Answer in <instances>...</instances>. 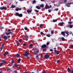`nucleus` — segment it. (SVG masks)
Returning <instances> with one entry per match:
<instances>
[{
	"label": "nucleus",
	"mask_w": 73,
	"mask_h": 73,
	"mask_svg": "<svg viewBox=\"0 0 73 73\" xmlns=\"http://www.w3.org/2000/svg\"><path fill=\"white\" fill-rule=\"evenodd\" d=\"M35 53L34 55H37L38 52H39V50H35L34 51Z\"/></svg>",
	"instance_id": "nucleus-1"
},
{
	"label": "nucleus",
	"mask_w": 73,
	"mask_h": 73,
	"mask_svg": "<svg viewBox=\"0 0 73 73\" xmlns=\"http://www.w3.org/2000/svg\"><path fill=\"white\" fill-rule=\"evenodd\" d=\"M5 34L7 36L9 35H10V34H11V36L13 35V33H12V32H10L9 33H7V32H6Z\"/></svg>",
	"instance_id": "nucleus-2"
},
{
	"label": "nucleus",
	"mask_w": 73,
	"mask_h": 73,
	"mask_svg": "<svg viewBox=\"0 0 73 73\" xmlns=\"http://www.w3.org/2000/svg\"><path fill=\"white\" fill-rule=\"evenodd\" d=\"M25 53L24 54L23 56L24 57H25L27 56H28L29 54V53H28V52L27 51H25Z\"/></svg>",
	"instance_id": "nucleus-3"
},
{
	"label": "nucleus",
	"mask_w": 73,
	"mask_h": 73,
	"mask_svg": "<svg viewBox=\"0 0 73 73\" xmlns=\"http://www.w3.org/2000/svg\"><path fill=\"white\" fill-rule=\"evenodd\" d=\"M50 8H52V6L50 5V6H48V5H46L45 6V9H49Z\"/></svg>",
	"instance_id": "nucleus-4"
},
{
	"label": "nucleus",
	"mask_w": 73,
	"mask_h": 73,
	"mask_svg": "<svg viewBox=\"0 0 73 73\" xmlns=\"http://www.w3.org/2000/svg\"><path fill=\"white\" fill-rule=\"evenodd\" d=\"M10 37V36H7L6 35H5L3 36V39L5 41H6L8 39V38L7 37Z\"/></svg>",
	"instance_id": "nucleus-5"
},
{
	"label": "nucleus",
	"mask_w": 73,
	"mask_h": 73,
	"mask_svg": "<svg viewBox=\"0 0 73 73\" xmlns=\"http://www.w3.org/2000/svg\"><path fill=\"white\" fill-rule=\"evenodd\" d=\"M72 4V3H67L66 4H65V6H66V7H70V5H71Z\"/></svg>",
	"instance_id": "nucleus-6"
},
{
	"label": "nucleus",
	"mask_w": 73,
	"mask_h": 73,
	"mask_svg": "<svg viewBox=\"0 0 73 73\" xmlns=\"http://www.w3.org/2000/svg\"><path fill=\"white\" fill-rule=\"evenodd\" d=\"M15 14L17 15L18 16H19V17H21L23 16V14H19L17 13H16Z\"/></svg>",
	"instance_id": "nucleus-7"
},
{
	"label": "nucleus",
	"mask_w": 73,
	"mask_h": 73,
	"mask_svg": "<svg viewBox=\"0 0 73 73\" xmlns=\"http://www.w3.org/2000/svg\"><path fill=\"white\" fill-rule=\"evenodd\" d=\"M64 23L63 22H62L61 23H58V25L59 26L62 27V26H64Z\"/></svg>",
	"instance_id": "nucleus-8"
},
{
	"label": "nucleus",
	"mask_w": 73,
	"mask_h": 73,
	"mask_svg": "<svg viewBox=\"0 0 73 73\" xmlns=\"http://www.w3.org/2000/svg\"><path fill=\"white\" fill-rule=\"evenodd\" d=\"M49 57V56L47 54L45 55L44 56V58L45 59H48V58Z\"/></svg>",
	"instance_id": "nucleus-9"
},
{
	"label": "nucleus",
	"mask_w": 73,
	"mask_h": 73,
	"mask_svg": "<svg viewBox=\"0 0 73 73\" xmlns=\"http://www.w3.org/2000/svg\"><path fill=\"white\" fill-rule=\"evenodd\" d=\"M46 44H43L41 46L42 48H46Z\"/></svg>",
	"instance_id": "nucleus-10"
},
{
	"label": "nucleus",
	"mask_w": 73,
	"mask_h": 73,
	"mask_svg": "<svg viewBox=\"0 0 73 73\" xmlns=\"http://www.w3.org/2000/svg\"><path fill=\"white\" fill-rule=\"evenodd\" d=\"M32 11V8H31V10L28 9L27 10V12L28 13H31Z\"/></svg>",
	"instance_id": "nucleus-11"
},
{
	"label": "nucleus",
	"mask_w": 73,
	"mask_h": 73,
	"mask_svg": "<svg viewBox=\"0 0 73 73\" xmlns=\"http://www.w3.org/2000/svg\"><path fill=\"white\" fill-rule=\"evenodd\" d=\"M8 52L7 51H6L5 52L4 54H3V56H5L6 55H7V54H8Z\"/></svg>",
	"instance_id": "nucleus-12"
},
{
	"label": "nucleus",
	"mask_w": 73,
	"mask_h": 73,
	"mask_svg": "<svg viewBox=\"0 0 73 73\" xmlns=\"http://www.w3.org/2000/svg\"><path fill=\"white\" fill-rule=\"evenodd\" d=\"M65 32L63 31L61 32V34L63 36H65Z\"/></svg>",
	"instance_id": "nucleus-13"
},
{
	"label": "nucleus",
	"mask_w": 73,
	"mask_h": 73,
	"mask_svg": "<svg viewBox=\"0 0 73 73\" xmlns=\"http://www.w3.org/2000/svg\"><path fill=\"white\" fill-rule=\"evenodd\" d=\"M16 57L17 58H20V54H17Z\"/></svg>",
	"instance_id": "nucleus-14"
},
{
	"label": "nucleus",
	"mask_w": 73,
	"mask_h": 73,
	"mask_svg": "<svg viewBox=\"0 0 73 73\" xmlns=\"http://www.w3.org/2000/svg\"><path fill=\"white\" fill-rule=\"evenodd\" d=\"M40 8H44V5L41 4V5H40Z\"/></svg>",
	"instance_id": "nucleus-15"
},
{
	"label": "nucleus",
	"mask_w": 73,
	"mask_h": 73,
	"mask_svg": "<svg viewBox=\"0 0 73 73\" xmlns=\"http://www.w3.org/2000/svg\"><path fill=\"white\" fill-rule=\"evenodd\" d=\"M36 8L37 9H41V7H39L38 6H36Z\"/></svg>",
	"instance_id": "nucleus-16"
},
{
	"label": "nucleus",
	"mask_w": 73,
	"mask_h": 73,
	"mask_svg": "<svg viewBox=\"0 0 73 73\" xmlns=\"http://www.w3.org/2000/svg\"><path fill=\"white\" fill-rule=\"evenodd\" d=\"M65 33H66V34H67V36H69V32L68 31H64Z\"/></svg>",
	"instance_id": "nucleus-17"
},
{
	"label": "nucleus",
	"mask_w": 73,
	"mask_h": 73,
	"mask_svg": "<svg viewBox=\"0 0 73 73\" xmlns=\"http://www.w3.org/2000/svg\"><path fill=\"white\" fill-rule=\"evenodd\" d=\"M2 61L3 63H7V61H5V60H2Z\"/></svg>",
	"instance_id": "nucleus-18"
},
{
	"label": "nucleus",
	"mask_w": 73,
	"mask_h": 73,
	"mask_svg": "<svg viewBox=\"0 0 73 73\" xmlns=\"http://www.w3.org/2000/svg\"><path fill=\"white\" fill-rule=\"evenodd\" d=\"M28 38V36L27 35L25 34V38Z\"/></svg>",
	"instance_id": "nucleus-19"
},
{
	"label": "nucleus",
	"mask_w": 73,
	"mask_h": 73,
	"mask_svg": "<svg viewBox=\"0 0 73 73\" xmlns=\"http://www.w3.org/2000/svg\"><path fill=\"white\" fill-rule=\"evenodd\" d=\"M40 28L44 27V25L42 24H41L40 25Z\"/></svg>",
	"instance_id": "nucleus-20"
},
{
	"label": "nucleus",
	"mask_w": 73,
	"mask_h": 73,
	"mask_svg": "<svg viewBox=\"0 0 73 73\" xmlns=\"http://www.w3.org/2000/svg\"><path fill=\"white\" fill-rule=\"evenodd\" d=\"M46 36L48 37H50V34H47L46 35Z\"/></svg>",
	"instance_id": "nucleus-21"
},
{
	"label": "nucleus",
	"mask_w": 73,
	"mask_h": 73,
	"mask_svg": "<svg viewBox=\"0 0 73 73\" xmlns=\"http://www.w3.org/2000/svg\"><path fill=\"white\" fill-rule=\"evenodd\" d=\"M36 3V1L35 0H34L33 1V4H35Z\"/></svg>",
	"instance_id": "nucleus-22"
},
{
	"label": "nucleus",
	"mask_w": 73,
	"mask_h": 73,
	"mask_svg": "<svg viewBox=\"0 0 73 73\" xmlns=\"http://www.w3.org/2000/svg\"><path fill=\"white\" fill-rule=\"evenodd\" d=\"M14 66L15 67L18 68V66H17V64H14Z\"/></svg>",
	"instance_id": "nucleus-23"
},
{
	"label": "nucleus",
	"mask_w": 73,
	"mask_h": 73,
	"mask_svg": "<svg viewBox=\"0 0 73 73\" xmlns=\"http://www.w3.org/2000/svg\"><path fill=\"white\" fill-rule=\"evenodd\" d=\"M20 61H21V59L20 58H19L18 60V63H20Z\"/></svg>",
	"instance_id": "nucleus-24"
},
{
	"label": "nucleus",
	"mask_w": 73,
	"mask_h": 73,
	"mask_svg": "<svg viewBox=\"0 0 73 73\" xmlns=\"http://www.w3.org/2000/svg\"><path fill=\"white\" fill-rule=\"evenodd\" d=\"M3 10H7V7H3Z\"/></svg>",
	"instance_id": "nucleus-25"
},
{
	"label": "nucleus",
	"mask_w": 73,
	"mask_h": 73,
	"mask_svg": "<svg viewBox=\"0 0 73 73\" xmlns=\"http://www.w3.org/2000/svg\"><path fill=\"white\" fill-rule=\"evenodd\" d=\"M60 38L62 39V41H65V38L64 37H62L61 38Z\"/></svg>",
	"instance_id": "nucleus-26"
},
{
	"label": "nucleus",
	"mask_w": 73,
	"mask_h": 73,
	"mask_svg": "<svg viewBox=\"0 0 73 73\" xmlns=\"http://www.w3.org/2000/svg\"><path fill=\"white\" fill-rule=\"evenodd\" d=\"M70 69L69 67H68L67 68V71L68 72H70Z\"/></svg>",
	"instance_id": "nucleus-27"
},
{
	"label": "nucleus",
	"mask_w": 73,
	"mask_h": 73,
	"mask_svg": "<svg viewBox=\"0 0 73 73\" xmlns=\"http://www.w3.org/2000/svg\"><path fill=\"white\" fill-rule=\"evenodd\" d=\"M57 21V19H56V20L53 19V21H52V22L54 23L55 22H56V21Z\"/></svg>",
	"instance_id": "nucleus-28"
},
{
	"label": "nucleus",
	"mask_w": 73,
	"mask_h": 73,
	"mask_svg": "<svg viewBox=\"0 0 73 73\" xmlns=\"http://www.w3.org/2000/svg\"><path fill=\"white\" fill-rule=\"evenodd\" d=\"M15 6H14L13 5H12L11 6V8H15Z\"/></svg>",
	"instance_id": "nucleus-29"
},
{
	"label": "nucleus",
	"mask_w": 73,
	"mask_h": 73,
	"mask_svg": "<svg viewBox=\"0 0 73 73\" xmlns=\"http://www.w3.org/2000/svg\"><path fill=\"white\" fill-rule=\"evenodd\" d=\"M34 11H35V12H36V13H38V12H39V11L38 10H37L36 9L34 10Z\"/></svg>",
	"instance_id": "nucleus-30"
},
{
	"label": "nucleus",
	"mask_w": 73,
	"mask_h": 73,
	"mask_svg": "<svg viewBox=\"0 0 73 73\" xmlns=\"http://www.w3.org/2000/svg\"><path fill=\"white\" fill-rule=\"evenodd\" d=\"M73 27V25H70V26H69V28H72V27Z\"/></svg>",
	"instance_id": "nucleus-31"
},
{
	"label": "nucleus",
	"mask_w": 73,
	"mask_h": 73,
	"mask_svg": "<svg viewBox=\"0 0 73 73\" xmlns=\"http://www.w3.org/2000/svg\"><path fill=\"white\" fill-rule=\"evenodd\" d=\"M17 46H19V45H20V44L19 43V42H17Z\"/></svg>",
	"instance_id": "nucleus-32"
},
{
	"label": "nucleus",
	"mask_w": 73,
	"mask_h": 73,
	"mask_svg": "<svg viewBox=\"0 0 73 73\" xmlns=\"http://www.w3.org/2000/svg\"><path fill=\"white\" fill-rule=\"evenodd\" d=\"M42 50L43 51H46V48H43Z\"/></svg>",
	"instance_id": "nucleus-33"
},
{
	"label": "nucleus",
	"mask_w": 73,
	"mask_h": 73,
	"mask_svg": "<svg viewBox=\"0 0 73 73\" xmlns=\"http://www.w3.org/2000/svg\"><path fill=\"white\" fill-rule=\"evenodd\" d=\"M50 43V42H49V41H48V42H47V43H46V45H49Z\"/></svg>",
	"instance_id": "nucleus-34"
},
{
	"label": "nucleus",
	"mask_w": 73,
	"mask_h": 73,
	"mask_svg": "<svg viewBox=\"0 0 73 73\" xmlns=\"http://www.w3.org/2000/svg\"><path fill=\"white\" fill-rule=\"evenodd\" d=\"M0 9L1 10H3V7H0Z\"/></svg>",
	"instance_id": "nucleus-35"
},
{
	"label": "nucleus",
	"mask_w": 73,
	"mask_h": 73,
	"mask_svg": "<svg viewBox=\"0 0 73 73\" xmlns=\"http://www.w3.org/2000/svg\"><path fill=\"white\" fill-rule=\"evenodd\" d=\"M68 23L69 24H72V22L69 21Z\"/></svg>",
	"instance_id": "nucleus-36"
},
{
	"label": "nucleus",
	"mask_w": 73,
	"mask_h": 73,
	"mask_svg": "<svg viewBox=\"0 0 73 73\" xmlns=\"http://www.w3.org/2000/svg\"><path fill=\"white\" fill-rule=\"evenodd\" d=\"M11 29H8V30L7 31V32H8V33H9V32H11Z\"/></svg>",
	"instance_id": "nucleus-37"
},
{
	"label": "nucleus",
	"mask_w": 73,
	"mask_h": 73,
	"mask_svg": "<svg viewBox=\"0 0 73 73\" xmlns=\"http://www.w3.org/2000/svg\"><path fill=\"white\" fill-rule=\"evenodd\" d=\"M3 65V63H1L0 64V67H1Z\"/></svg>",
	"instance_id": "nucleus-38"
},
{
	"label": "nucleus",
	"mask_w": 73,
	"mask_h": 73,
	"mask_svg": "<svg viewBox=\"0 0 73 73\" xmlns=\"http://www.w3.org/2000/svg\"><path fill=\"white\" fill-rule=\"evenodd\" d=\"M3 47H1L0 48V50H1V51H2V50H3Z\"/></svg>",
	"instance_id": "nucleus-39"
},
{
	"label": "nucleus",
	"mask_w": 73,
	"mask_h": 73,
	"mask_svg": "<svg viewBox=\"0 0 73 73\" xmlns=\"http://www.w3.org/2000/svg\"><path fill=\"white\" fill-rule=\"evenodd\" d=\"M64 3H67V0H64Z\"/></svg>",
	"instance_id": "nucleus-40"
},
{
	"label": "nucleus",
	"mask_w": 73,
	"mask_h": 73,
	"mask_svg": "<svg viewBox=\"0 0 73 73\" xmlns=\"http://www.w3.org/2000/svg\"><path fill=\"white\" fill-rule=\"evenodd\" d=\"M11 69L9 68H8L7 69V71H8L9 70H10Z\"/></svg>",
	"instance_id": "nucleus-41"
},
{
	"label": "nucleus",
	"mask_w": 73,
	"mask_h": 73,
	"mask_svg": "<svg viewBox=\"0 0 73 73\" xmlns=\"http://www.w3.org/2000/svg\"><path fill=\"white\" fill-rule=\"evenodd\" d=\"M23 46H25L27 45V44L25 43H23Z\"/></svg>",
	"instance_id": "nucleus-42"
},
{
	"label": "nucleus",
	"mask_w": 73,
	"mask_h": 73,
	"mask_svg": "<svg viewBox=\"0 0 73 73\" xmlns=\"http://www.w3.org/2000/svg\"><path fill=\"white\" fill-rule=\"evenodd\" d=\"M24 29L26 31H27V30H28V28L27 27H25Z\"/></svg>",
	"instance_id": "nucleus-43"
},
{
	"label": "nucleus",
	"mask_w": 73,
	"mask_h": 73,
	"mask_svg": "<svg viewBox=\"0 0 73 73\" xmlns=\"http://www.w3.org/2000/svg\"><path fill=\"white\" fill-rule=\"evenodd\" d=\"M29 46H30V47H32L33 46V45L32 44H30L29 45Z\"/></svg>",
	"instance_id": "nucleus-44"
},
{
	"label": "nucleus",
	"mask_w": 73,
	"mask_h": 73,
	"mask_svg": "<svg viewBox=\"0 0 73 73\" xmlns=\"http://www.w3.org/2000/svg\"><path fill=\"white\" fill-rule=\"evenodd\" d=\"M5 44V43H3V44L2 45V47H4V46Z\"/></svg>",
	"instance_id": "nucleus-45"
},
{
	"label": "nucleus",
	"mask_w": 73,
	"mask_h": 73,
	"mask_svg": "<svg viewBox=\"0 0 73 73\" xmlns=\"http://www.w3.org/2000/svg\"><path fill=\"white\" fill-rule=\"evenodd\" d=\"M14 63V61H11V64H13Z\"/></svg>",
	"instance_id": "nucleus-46"
},
{
	"label": "nucleus",
	"mask_w": 73,
	"mask_h": 73,
	"mask_svg": "<svg viewBox=\"0 0 73 73\" xmlns=\"http://www.w3.org/2000/svg\"><path fill=\"white\" fill-rule=\"evenodd\" d=\"M54 51L55 53H57V50H55Z\"/></svg>",
	"instance_id": "nucleus-47"
},
{
	"label": "nucleus",
	"mask_w": 73,
	"mask_h": 73,
	"mask_svg": "<svg viewBox=\"0 0 73 73\" xmlns=\"http://www.w3.org/2000/svg\"><path fill=\"white\" fill-rule=\"evenodd\" d=\"M16 11H19V8H16Z\"/></svg>",
	"instance_id": "nucleus-48"
},
{
	"label": "nucleus",
	"mask_w": 73,
	"mask_h": 73,
	"mask_svg": "<svg viewBox=\"0 0 73 73\" xmlns=\"http://www.w3.org/2000/svg\"><path fill=\"white\" fill-rule=\"evenodd\" d=\"M59 54V52L58 51H57V52H56V54L58 55Z\"/></svg>",
	"instance_id": "nucleus-49"
},
{
	"label": "nucleus",
	"mask_w": 73,
	"mask_h": 73,
	"mask_svg": "<svg viewBox=\"0 0 73 73\" xmlns=\"http://www.w3.org/2000/svg\"><path fill=\"white\" fill-rule=\"evenodd\" d=\"M26 57H27V58H28V59H30V57H29L28 56H26Z\"/></svg>",
	"instance_id": "nucleus-50"
},
{
	"label": "nucleus",
	"mask_w": 73,
	"mask_h": 73,
	"mask_svg": "<svg viewBox=\"0 0 73 73\" xmlns=\"http://www.w3.org/2000/svg\"><path fill=\"white\" fill-rule=\"evenodd\" d=\"M60 60H58L57 62V63H59L60 62Z\"/></svg>",
	"instance_id": "nucleus-51"
},
{
	"label": "nucleus",
	"mask_w": 73,
	"mask_h": 73,
	"mask_svg": "<svg viewBox=\"0 0 73 73\" xmlns=\"http://www.w3.org/2000/svg\"><path fill=\"white\" fill-rule=\"evenodd\" d=\"M48 12H50L51 11V10L50 9L48 10Z\"/></svg>",
	"instance_id": "nucleus-52"
},
{
	"label": "nucleus",
	"mask_w": 73,
	"mask_h": 73,
	"mask_svg": "<svg viewBox=\"0 0 73 73\" xmlns=\"http://www.w3.org/2000/svg\"><path fill=\"white\" fill-rule=\"evenodd\" d=\"M40 34L41 35H44V33H43V32H40Z\"/></svg>",
	"instance_id": "nucleus-53"
},
{
	"label": "nucleus",
	"mask_w": 73,
	"mask_h": 73,
	"mask_svg": "<svg viewBox=\"0 0 73 73\" xmlns=\"http://www.w3.org/2000/svg\"><path fill=\"white\" fill-rule=\"evenodd\" d=\"M51 34H53L54 33V32H53V31H52L51 32Z\"/></svg>",
	"instance_id": "nucleus-54"
},
{
	"label": "nucleus",
	"mask_w": 73,
	"mask_h": 73,
	"mask_svg": "<svg viewBox=\"0 0 73 73\" xmlns=\"http://www.w3.org/2000/svg\"><path fill=\"white\" fill-rule=\"evenodd\" d=\"M58 8L55 9V11H58Z\"/></svg>",
	"instance_id": "nucleus-55"
},
{
	"label": "nucleus",
	"mask_w": 73,
	"mask_h": 73,
	"mask_svg": "<svg viewBox=\"0 0 73 73\" xmlns=\"http://www.w3.org/2000/svg\"><path fill=\"white\" fill-rule=\"evenodd\" d=\"M14 72L15 73H17V72L16 71H14Z\"/></svg>",
	"instance_id": "nucleus-56"
},
{
	"label": "nucleus",
	"mask_w": 73,
	"mask_h": 73,
	"mask_svg": "<svg viewBox=\"0 0 73 73\" xmlns=\"http://www.w3.org/2000/svg\"><path fill=\"white\" fill-rule=\"evenodd\" d=\"M38 54H37L36 55V57H38Z\"/></svg>",
	"instance_id": "nucleus-57"
},
{
	"label": "nucleus",
	"mask_w": 73,
	"mask_h": 73,
	"mask_svg": "<svg viewBox=\"0 0 73 73\" xmlns=\"http://www.w3.org/2000/svg\"><path fill=\"white\" fill-rule=\"evenodd\" d=\"M38 68H37V70H36V72L38 73Z\"/></svg>",
	"instance_id": "nucleus-58"
},
{
	"label": "nucleus",
	"mask_w": 73,
	"mask_h": 73,
	"mask_svg": "<svg viewBox=\"0 0 73 73\" xmlns=\"http://www.w3.org/2000/svg\"><path fill=\"white\" fill-rule=\"evenodd\" d=\"M70 46L71 47V49H72L73 48V45H71Z\"/></svg>",
	"instance_id": "nucleus-59"
},
{
	"label": "nucleus",
	"mask_w": 73,
	"mask_h": 73,
	"mask_svg": "<svg viewBox=\"0 0 73 73\" xmlns=\"http://www.w3.org/2000/svg\"><path fill=\"white\" fill-rule=\"evenodd\" d=\"M19 42H21V41H22V40L21 39H20L19 40Z\"/></svg>",
	"instance_id": "nucleus-60"
},
{
	"label": "nucleus",
	"mask_w": 73,
	"mask_h": 73,
	"mask_svg": "<svg viewBox=\"0 0 73 73\" xmlns=\"http://www.w3.org/2000/svg\"><path fill=\"white\" fill-rule=\"evenodd\" d=\"M70 35H72V32H70L69 33Z\"/></svg>",
	"instance_id": "nucleus-61"
},
{
	"label": "nucleus",
	"mask_w": 73,
	"mask_h": 73,
	"mask_svg": "<svg viewBox=\"0 0 73 73\" xmlns=\"http://www.w3.org/2000/svg\"><path fill=\"white\" fill-rule=\"evenodd\" d=\"M70 73H73V70H72V71Z\"/></svg>",
	"instance_id": "nucleus-62"
},
{
	"label": "nucleus",
	"mask_w": 73,
	"mask_h": 73,
	"mask_svg": "<svg viewBox=\"0 0 73 73\" xmlns=\"http://www.w3.org/2000/svg\"><path fill=\"white\" fill-rule=\"evenodd\" d=\"M50 51L51 52H52L53 50L52 49H51L50 50Z\"/></svg>",
	"instance_id": "nucleus-63"
},
{
	"label": "nucleus",
	"mask_w": 73,
	"mask_h": 73,
	"mask_svg": "<svg viewBox=\"0 0 73 73\" xmlns=\"http://www.w3.org/2000/svg\"><path fill=\"white\" fill-rule=\"evenodd\" d=\"M41 57H42V54H41Z\"/></svg>",
	"instance_id": "nucleus-64"
}]
</instances>
